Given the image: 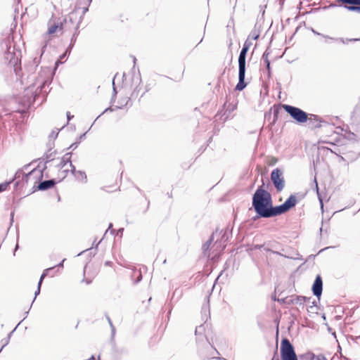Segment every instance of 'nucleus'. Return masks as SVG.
Masks as SVG:
<instances>
[{
  "instance_id": "31",
  "label": "nucleus",
  "mask_w": 360,
  "mask_h": 360,
  "mask_svg": "<svg viewBox=\"0 0 360 360\" xmlns=\"http://www.w3.org/2000/svg\"><path fill=\"white\" fill-rule=\"evenodd\" d=\"M65 261V259H63V261L60 262L58 264H57V266L63 268V262Z\"/></svg>"
},
{
  "instance_id": "12",
  "label": "nucleus",
  "mask_w": 360,
  "mask_h": 360,
  "mask_svg": "<svg viewBox=\"0 0 360 360\" xmlns=\"http://www.w3.org/2000/svg\"><path fill=\"white\" fill-rule=\"evenodd\" d=\"M55 181H53V179L46 180L38 184L37 188L39 191H46L53 187Z\"/></svg>"
},
{
  "instance_id": "16",
  "label": "nucleus",
  "mask_w": 360,
  "mask_h": 360,
  "mask_svg": "<svg viewBox=\"0 0 360 360\" xmlns=\"http://www.w3.org/2000/svg\"><path fill=\"white\" fill-rule=\"evenodd\" d=\"M72 173H73L75 178H76V179H77L83 183H86V181L87 180V177L86 176L85 172H84L83 171L75 170V172H72Z\"/></svg>"
},
{
  "instance_id": "46",
  "label": "nucleus",
  "mask_w": 360,
  "mask_h": 360,
  "mask_svg": "<svg viewBox=\"0 0 360 360\" xmlns=\"http://www.w3.org/2000/svg\"><path fill=\"white\" fill-rule=\"evenodd\" d=\"M315 187H318V185L316 183H315Z\"/></svg>"
},
{
  "instance_id": "34",
  "label": "nucleus",
  "mask_w": 360,
  "mask_h": 360,
  "mask_svg": "<svg viewBox=\"0 0 360 360\" xmlns=\"http://www.w3.org/2000/svg\"><path fill=\"white\" fill-rule=\"evenodd\" d=\"M77 146H78V143H73L70 146V148H76Z\"/></svg>"
},
{
  "instance_id": "15",
  "label": "nucleus",
  "mask_w": 360,
  "mask_h": 360,
  "mask_svg": "<svg viewBox=\"0 0 360 360\" xmlns=\"http://www.w3.org/2000/svg\"><path fill=\"white\" fill-rule=\"evenodd\" d=\"M226 241V237L225 234L221 236V240L220 242L216 241L215 244H214V248H215L216 251L221 252L225 247L224 243Z\"/></svg>"
},
{
  "instance_id": "40",
  "label": "nucleus",
  "mask_w": 360,
  "mask_h": 360,
  "mask_svg": "<svg viewBox=\"0 0 360 360\" xmlns=\"http://www.w3.org/2000/svg\"><path fill=\"white\" fill-rule=\"evenodd\" d=\"M321 207L323 208V205H322V202L321 201Z\"/></svg>"
},
{
  "instance_id": "43",
  "label": "nucleus",
  "mask_w": 360,
  "mask_h": 360,
  "mask_svg": "<svg viewBox=\"0 0 360 360\" xmlns=\"http://www.w3.org/2000/svg\"><path fill=\"white\" fill-rule=\"evenodd\" d=\"M18 248V245H16V246H15V250H16Z\"/></svg>"
},
{
  "instance_id": "26",
  "label": "nucleus",
  "mask_w": 360,
  "mask_h": 360,
  "mask_svg": "<svg viewBox=\"0 0 360 360\" xmlns=\"http://www.w3.org/2000/svg\"><path fill=\"white\" fill-rule=\"evenodd\" d=\"M311 360H326V357L323 356L319 355V356H315L311 359Z\"/></svg>"
},
{
  "instance_id": "32",
  "label": "nucleus",
  "mask_w": 360,
  "mask_h": 360,
  "mask_svg": "<svg viewBox=\"0 0 360 360\" xmlns=\"http://www.w3.org/2000/svg\"><path fill=\"white\" fill-rule=\"evenodd\" d=\"M67 117H68V121H70V119L72 118V115H70V113L69 112H67Z\"/></svg>"
},
{
  "instance_id": "47",
  "label": "nucleus",
  "mask_w": 360,
  "mask_h": 360,
  "mask_svg": "<svg viewBox=\"0 0 360 360\" xmlns=\"http://www.w3.org/2000/svg\"><path fill=\"white\" fill-rule=\"evenodd\" d=\"M102 243V240H99V242H98V244Z\"/></svg>"
},
{
  "instance_id": "48",
  "label": "nucleus",
  "mask_w": 360,
  "mask_h": 360,
  "mask_svg": "<svg viewBox=\"0 0 360 360\" xmlns=\"http://www.w3.org/2000/svg\"><path fill=\"white\" fill-rule=\"evenodd\" d=\"M102 243V240H99V242H98V244Z\"/></svg>"
},
{
  "instance_id": "17",
  "label": "nucleus",
  "mask_w": 360,
  "mask_h": 360,
  "mask_svg": "<svg viewBox=\"0 0 360 360\" xmlns=\"http://www.w3.org/2000/svg\"><path fill=\"white\" fill-rule=\"evenodd\" d=\"M217 236H219L217 233H214L212 234L211 238H210V240L208 241H207V243H205V245H203L202 250H203V252H205V255L206 256L210 257V255L207 254L206 251H207V250L210 248V246L212 244V241L214 240V238Z\"/></svg>"
},
{
  "instance_id": "49",
  "label": "nucleus",
  "mask_w": 360,
  "mask_h": 360,
  "mask_svg": "<svg viewBox=\"0 0 360 360\" xmlns=\"http://www.w3.org/2000/svg\"><path fill=\"white\" fill-rule=\"evenodd\" d=\"M52 136H58V134H52Z\"/></svg>"
},
{
  "instance_id": "10",
  "label": "nucleus",
  "mask_w": 360,
  "mask_h": 360,
  "mask_svg": "<svg viewBox=\"0 0 360 360\" xmlns=\"http://www.w3.org/2000/svg\"><path fill=\"white\" fill-rule=\"evenodd\" d=\"M312 292H314V296L319 299L320 296H321L322 281L319 275H317L316 278H315L314 285H312Z\"/></svg>"
},
{
  "instance_id": "20",
  "label": "nucleus",
  "mask_w": 360,
  "mask_h": 360,
  "mask_svg": "<svg viewBox=\"0 0 360 360\" xmlns=\"http://www.w3.org/2000/svg\"><path fill=\"white\" fill-rule=\"evenodd\" d=\"M344 8H345V9H346L348 11L357 12V13H360V6L345 5Z\"/></svg>"
},
{
  "instance_id": "23",
  "label": "nucleus",
  "mask_w": 360,
  "mask_h": 360,
  "mask_svg": "<svg viewBox=\"0 0 360 360\" xmlns=\"http://www.w3.org/2000/svg\"><path fill=\"white\" fill-rule=\"evenodd\" d=\"M68 50L65 51V53H63L62 55H60V56H59L58 60L56 61V65L62 63V60L65 58L66 54H68Z\"/></svg>"
},
{
  "instance_id": "5",
  "label": "nucleus",
  "mask_w": 360,
  "mask_h": 360,
  "mask_svg": "<svg viewBox=\"0 0 360 360\" xmlns=\"http://www.w3.org/2000/svg\"><path fill=\"white\" fill-rule=\"evenodd\" d=\"M270 180L273 181L276 191L280 192L283 191V187H285V181L283 180V172L280 169L276 168L271 172V174H270Z\"/></svg>"
},
{
  "instance_id": "9",
  "label": "nucleus",
  "mask_w": 360,
  "mask_h": 360,
  "mask_svg": "<svg viewBox=\"0 0 360 360\" xmlns=\"http://www.w3.org/2000/svg\"><path fill=\"white\" fill-rule=\"evenodd\" d=\"M5 60L8 64L15 67L18 63V55L14 52V49L11 50V47L8 48L7 51L5 53Z\"/></svg>"
},
{
  "instance_id": "18",
  "label": "nucleus",
  "mask_w": 360,
  "mask_h": 360,
  "mask_svg": "<svg viewBox=\"0 0 360 360\" xmlns=\"http://www.w3.org/2000/svg\"><path fill=\"white\" fill-rule=\"evenodd\" d=\"M338 2H341L345 5L349 6H360V0H335Z\"/></svg>"
},
{
  "instance_id": "3",
  "label": "nucleus",
  "mask_w": 360,
  "mask_h": 360,
  "mask_svg": "<svg viewBox=\"0 0 360 360\" xmlns=\"http://www.w3.org/2000/svg\"><path fill=\"white\" fill-rule=\"evenodd\" d=\"M281 358L282 360H297L293 346L287 338L281 342Z\"/></svg>"
},
{
  "instance_id": "11",
  "label": "nucleus",
  "mask_w": 360,
  "mask_h": 360,
  "mask_svg": "<svg viewBox=\"0 0 360 360\" xmlns=\"http://www.w3.org/2000/svg\"><path fill=\"white\" fill-rule=\"evenodd\" d=\"M53 267L47 268L46 269V270L44 271V272H42L41 278H39V281H38L37 289V291H35L34 294V299L38 296L39 293H40V287H41L42 281L44 279L45 277H46V276L49 275V272L53 271Z\"/></svg>"
},
{
  "instance_id": "8",
  "label": "nucleus",
  "mask_w": 360,
  "mask_h": 360,
  "mask_svg": "<svg viewBox=\"0 0 360 360\" xmlns=\"http://www.w3.org/2000/svg\"><path fill=\"white\" fill-rule=\"evenodd\" d=\"M62 30V20L52 18L48 22V33L49 35H52L59 31Z\"/></svg>"
},
{
  "instance_id": "7",
  "label": "nucleus",
  "mask_w": 360,
  "mask_h": 360,
  "mask_svg": "<svg viewBox=\"0 0 360 360\" xmlns=\"http://www.w3.org/2000/svg\"><path fill=\"white\" fill-rule=\"evenodd\" d=\"M68 165L71 167V172H75V166L70 162V153H65L63 158L59 160L58 163H57V167H58L59 169H63V173L65 174L63 177L65 176L66 173L68 172V169H65Z\"/></svg>"
},
{
  "instance_id": "19",
  "label": "nucleus",
  "mask_w": 360,
  "mask_h": 360,
  "mask_svg": "<svg viewBox=\"0 0 360 360\" xmlns=\"http://www.w3.org/2000/svg\"><path fill=\"white\" fill-rule=\"evenodd\" d=\"M259 31L256 27L250 32V35H248V39L256 40L259 39Z\"/></svg>"
},
{
  "instance_id": "29",
  "label": "nucleus",
  "mask_w": 360,
  "mask_h": 360,
  "mask_svg": "<svg viewBox=\"0 0 360 360\" xmlns=\"http://www.w3.org/2000/svg\"><path fill=\"white\" fill-rule=\"evenodd\" d=\"M134 273H138V278H136V283L141 281V271H134Z\"/></svg>"
},
{
  "instance_id": "44",
  "label": "nucleus",
  "mask_w": 360,
  "mask_h": 360,
  "mask_svg": "<svg viewBox=\"0 0 360 360\" xmlns=\"http://www.w3.org/2000/svg\"><path fill=\"white\" fill-rule=\"evenodd\" d=\"M45 49V45L44 46H42V50H44Z\"/></svg>"
},
{
  "instance_id": "1",
  "label": "nucleus",
  "mask_w": 360,
  "mask_h": 360,
  "mask_svg": "<svg viewBox=\"0 0 360 360\" xmlns=\"http://www.w3.org/2000/svg\"><path fill=\"white\" fill-rule=\"evenodd\" d=\"M297 200L295 195H290L284 203L279 206H272L270 193L259 187L252 195V207L260 217L269 218L281 215L295 206Z\"/></svg>"
},
{
  "instance_id": "41",
  "label": "nucleus",
  "mask_w": 360,
  "mask_h": 360,
  "mask_svg": "<svg viewBox=\"0 0 360 360\" xmlns=\"http://www.w3.org/2000/svg\"><path fill=\"white\" fill-rule=\"evenodd\" d=\"M165 262H167V260L165 259L164 261H162V264H165Z\"/></svg>"
},
{
  "instance_id": "36",
  "label": "nucleus",
  "mask_w": 360,
  "mask_h": 360,
  "mask_svg": "<svg viewBox=\"0 0 360 360\" xmlns=\"http://www.w3.org/2000/svg\"><path fill=\"white\" fill-rule=\"evenodd\" d=\"M108 323H110V326H112V328H113V326H112V323H111L110 319L108 318ZM112 330H115V329L113 328Z\"/></svg>"
},
{
  "instance_id": "21",
  "label": "nucleus",
  "mask_w": 360,
  "mask_h": 360,
  "mask_svg": "<svg viewBox=\"0 0 360 360\" xmlns=\"http://www.w3.org/2000/svg\"><path fill=\"white\" fill-rule=\"evenodd\" d=\"M10 335H11V333L9 334V335H8L7 338L1 340V347L0 349V352H1L2 349L4 348L6 345H8V342L10 341Z\"/></svg>"
},
{
  "instance_id": "30",
  "label": "nucleus",
  "mask_w": 360,
  "mask_h": 360,
  "mask_svg": "<svg viewBox=\"0 0 360 360\" xmlns=\"http://www.w3.org/2000/svg\"><path fill=\"white\" fill-rule=\"evenodd\" d=\"M51 154H50V155H46V162H49V161H51V160H53V158H52L51 157Z\"/></svg>"
},
{
  "instance_id": "13",
  "label": "nucleus",
  "mask_w": 360,
  "mask_h": 360,
  "mask_svg": "<svg viewBox=\"0 0 360 360\" xmlns=\"http://www.w3.org/2000/svg\"><path fill=\"white\" fill-rule=\"evenodd\" d=\"M323 37H325V39H329V40H330L332 41H335V42H338V43H341L342 44H347L349 42L358 41H359L358 39L332 38V37H330L328 36H323Z\"/></svg>"
},
{
  "instance_id": "50",
  "label": "nucleus",
  "mask_w": 360,
  "mask_h": 360,
  "mask_svg": "<svg viewBox=\"0 0 360 360\" xmlns=\"http://www.w3.org/2000/svg\"><path fill=\"white\" fill-rule=\"evenodd\" d=\"M52 136H58V134H52Z\"/></svg>"
},
{
  "instance_id": "28",
  "label": "nucleus",
  "mask_w": 360,
  "mask_h": 360,
  "mask_svg": "<svg viewBox=\"0 0 360 360\" xmlns=\"http://www.w3.org/2000/svg\"><path fill=\"white\" fill-rule=\"evenodd\" d=\"M6 184H0V193L6 190Z\"/></svg>"
},
{
  "instance_id": "42",
  "label": "nucleus",
  "mask_w": 360,
  "mask_h": 360,
  "mask_svg": "<svg viewBox=\"0 0 360 360\" xmlns=\"http://www.w3.org/2000/svg\"><path fill=\"white\" fill-rule=\"evenodd\" d=\"M112 90H114V93L116 94L115 88V87H114V89H112Z\"/></svg>"
},
{
  "instance_id": "14",
  "label": "nucleus",
  "mask_w": 360,
  "mask_h": 360,
  "mask_svg": "<svg viewBox=\"0 0 360 360\" xmlns=\"http://www.w3.org/2000/svg\"><path fill=\"white\" fill-rule=\"evenodd\" d=\"M293 304L297 305H303L306 302H310V297H303V296H297L291 300Z\"/></svg>"
},
{
  "instance_id": "2",
  "label": "nucleus",
  "mask_w": 360,
  "mask_h": 360,
  "mask_svg": "<svg viewBox=\"0 0 360 360\" xmlns=\"http://www.w3.org/2000/svg\"><path fill=\"white\" fill-rule=\"evenodd\" d=\"M249 49L242 48L240 51L239 58H238V84L236 91H241L246 87L245 82V71L246 70V54Z\"/></svg>"
},
{
  "instance_id": "39",
  "label": "nucleus",
  "mask_w": 360,
  "mask_h": 360,
  "mask_svg": "<svg viewBox=\"0 0 360 360\" xmlns=\"http://www.w3.org/2000/svg\"><path fill=\"white\" fill-rule=\"evenodd\" d=\"M91 359V360H94V356H91V359Z\"/></svg>"
},
{
  "instance_id": "6",
  "label": "nucleus",
  "mask_w": 360,
  "mask_h": 360,
  "mask_svg": "<svg viewBox=\"0 0 360 360\" xmlns=\"http://www.w3.org/2000/svg\"><path fill=\"white\" fill-rule=\"evenodd\" d=\"M42 169H33L30 173L25 175V181L37 184L42 179Z\"/></svg>"
},
{
  "instance_id": "37",
  "label": "nucleus",
  "mask_w": 360,
  "mask_h": 360,
  "mask_svg": "<svg viewBox=\"0 0 360 360\" xmlns=\"http://www.w3.org/2000/svg\"><path fill=\"white\" fill-rule=\"evenodd\" d=\"M87 11H88L87 7L84 8H83V14H84L86 12H87Z\"/></svg>"
},
{
  "instance_id": "27",
  "label": "nucleus",
  "mask_w": 360,
  "mask_h": 360,
  "mask_svg": "<svg viewBox=\"0 0 360 360\" xmlns=\"http://www.w3.org/2000/svg\"><path fill=\"white\" fill-rule=\"evenodd\" d=\"M202 332H203V326L200 325L196 328L195 334L197 335L198 333H201Z\"/></svg>"
},
{
  "instance_id": "45",
  "label": "nucleus",
  "mask_w": 360,
  "mask_h": 360,
  "mask_svg": "<svg viewBox=\"0 0 360 360\" xmlns=\"http://www.w3.org/2000/svg\"><path fill=\"white\" fill-rule=\"evenodd\" d=\"M112 85H115V81H112Z\"/></svg>"
},
{
  "instance_id": "22",
  "label": "nucleus",
  "mask_w": 360,
  "mask_h": 360,
  "mask_svg": "<svg viewBox=\"0 0 360 360\" xmlns=\"http://www.w3.org/2000/svg\"><path fill=\"white\" fill-rule=\"evenodd\" d=\"M262 58H263V59H264L265 64H266L267 70H269V72H270V62H269V60L268 59V53H263Z\"/></svg>"
},
{
  "instance_id": "4",
  "label": "nucleus",
  "mask_w": 360,
  "mask_h": 360,
  "mask_svg": "<svg viewBox=\"0 0 360 360\" xmlns=\"http://www.w3.org/2000/svg\"><path fill=\"white\" fill-rule=\"evenodd\" d=\"M283 108H284L285 111H286L287 113L290 115L291 117H292L293 120L297 121V122L300 124H303L307 122V112L301 110L300 108L288 105H284Z\"/></svg>"
},
{
  "instance_id": "38",
  "label": "nucleus",
  "mask_w": 360,
  "mask_h": 360,
  "mask_svg": "<svg viewBox=\"0 0 360 360\" xmlns=\"http://www.w3.org/2000/svg\"><path fill=\"white\" fill-rule=\"evenodd\" d=\"M335 6H336V5H335V4H331V5H330V7H335Z\"/></svg>"
},
{
  "instance_id": "25",
  "label": "nucleus",
  "mask_w": 360,
  "mask_h": 360,
  "mask_svg": "<svg viewBox=\"0 0 360 360\" xmlns=\"http://www.w3.org/2000/svg\"><path fill=\"white\" fill-rule=\"evenodd\" d=\"M305 304H308V306H309L310 309H311L313 307L315 306L316 302L314 300H312L311 298L310 297V302H306Z\"/></svg>"
},
{
  "instance_id": "33",
  "label": "nucleus",
  "mask_w": 360,
  "mask_h": 360,
  "mask_svg": "<svg viewBox=\"0 0 360 360\" xmlns=\"http://www.w3.org/2000/svg\"><path fill=\"white\" fill-rule=\"evenodd\" d=\"M75 15V12H72L71 14H70V16H69L70 20H72V18H74Z\"/></svg>"
},
{
  "instance_id": "24",
  "label": "nucleus",
  "mask_w": 360,
  "mask_h": 360,
  "mask_svg": "<svg viewBox=\"0 0 360 360\" xmlns=\"http://www.w3.org/2000/svg\"><path fill=\"white\" fill-rule=\"evenodd\" d=\"M251 41L250 39H246L245 41H244L243 46H242V49H250L251 45Z\"/></svg>"
},
{
  "instance_id": "35",
  "label": "nucleus",
  "mask_w": 360,
  "mask_h": 360,
  "mask_svg": "<svg viewBox=\"0 0 360 360\" xmlns=\"http://www.w3.org/2000/svg\"><path fill=\"white\" fill-rule=\"evenodd\" d=\"M111 228H112V224H110V226H108V230H106V231H105V234L108 232V231H110L111 229Z\"/></svg>"
}]
</instances>
